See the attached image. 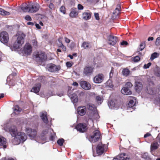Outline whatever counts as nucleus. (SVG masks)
<instances>
[{
	"instance_id": "5701e85b",
	"label": "nucleus",
	"mask_w": 160,
	"mask_h": 160,
	"mask_svg": "<svg viewBox=\"0 0 160 160\" xmlns=\"http://www.w3.org/2000/svg\"><path fill=\"white\" fill-rule=\"evenodd\" d=\"M106 88L109 89L112 88L113 87V85L112 83V81L111 79H109L105 83Z\"/></svg>"
},
{
	"instance_id": "de8ad7c7",
	"label": "nucleus",
	"mask_w": 160,
	"mask_h": 160,
	"mask_svg": "<svg viewBox=\"0 0 160 160\" xmlns=\"http://www.w3.org/2000/svg\"><path fill=\"white\" fill-rule=\"evenodd\" d=\"M132 86V84L130 82H127L125 84V87L128 88H130Z\"/></svg>"
},
{
	"instance_id": "dca6fc26",
	"label": "nucleus",
	"mask_w": 160,
	"mask_h": 160,
	"mask_svg": "<svg viewBox=\"0 0 160 160\" xmlns=\"http://www.w3.org/2000/svg\"><path fill=\"white\" fill-rule=\"evenodd\" d=\"M47 68L48 70L51 72L56 71L59 69V67L52 64L48 65Z\"/></svg>"
},
{
	"instance_id": "37998d69",
	"label": "nucleus",
	"mask_w": 160,
	"mask_h": 160,
	"mask_svg": "<svg viewBox=\"0 0 160 160\" xmlns=\"http://www.w3.org/2000/svg\"><path fill=\"white\" fill-rule=\"evenodd\" d=\"M60 11L63 14H65L66 12L65 8V7L63 6H62L60 8Z\"/></svg>"
},
{
	"instance_id": "e2e57ef3",
	"label": "nucleus",
	"mask_w": 160,
	"mask_h": 160,
	"mask_svg": "<svg viewBox=\"0 0 160 160\" xmlns=\"http://www.w3.org/2000/svg\"><path fill=\"white\" fill-rule=\"evenodd\" d=\"M151 136V134L149 133H147L146 134L144 135V138H146L148 137Z\"/></svg>"
},
{
	"instance_id": "338daca9",
	"label": "nucleus",
	"mask_w": 160,
	"mask_h": 160,
	"mask_svg": "<svg viewBox=\"0 0 160 160\" xmlns=\"http://www.w3.org/2000/svg\"><path fill=\"white\" fill-rule=\"evenodd\" d=\"M35 26H36V27L38 29H39L41 28V27L39 26V24H36Z\"/></svg>"
},
{
	"instance_id": "cd10ccee",
	"label": "nucleus",
	"mask_w": 160,
	"mask_h": 160,
	"mask_svg": "<svg viewBox=\"0 0 160 160\" xmlns=\"http://www.w3.org/2000/svg\"><path fill=\"white\" fill-rule=\"evenodd\" d=\"M159 146V144L157 142H152L151 145V151H154L157 149Z\"/></svg>"
},
{
	"instance_id": "a211bd4d",
	"label": "nucleus",
	"mask_w": 160,
	"mask_h": 160,
	"mask_svg": "<svg viewBox=\"0 0 160 160\" xmlns=\"http://www.w3.org/2000/svg\"><path fill=\"white\" fill-rule=\"evenodd\" d=\"M40 87L41 84L39 83H38L32 88L31 90V92H34L36 93H38L40 90Z\"/></svg>"
},
{
	"instance_id": "ddd939ff",
	"label": "nucleus",
	"mask_w": 160,
	"mask_h": 160,
	"mask_svg": "<svg viewBox=\"0 0 160 160\" xmlns=\"http://www.w3.org/2000/svg\"><path fill=\"white\" fill-rule=\"evenodd\" d=\"M105 146V145L102 144L101 143L98 145L96 148V152L98 155H101L103 153Z\"/></svg>"
},
{
	"instance_id": "a18cd8bd",
	"label": "nucleus",
	"mask_w": 160,
	"mask_h": 160,
	"mask_svg": "<svg viewBox=\"0 0 160 160\" xmlns=\"http://www.w3.org/2000/svg\"><path fill=\"white\" fill-rule=\"evenodd\" d=\"M62 39V38L61 37L58 40V42H57V44L59 47L62 46L63 45L61 41V40Z\"/></svg>"
},
{
	"instance_id": "f704fd0d",
	"label": "nucleus",
	"mask_w": 160,
	"mask_h": 160,
	"mask_svg": "<svg viewBox=\"0 0 160 160\" xmlns=\"http://www.w3.org/2000/svg\"><path fill=\"white\" fill-rule=\"evenodd\" d=\"M96 100L98 105L101 104L103 101L102 98L99 96L96 97Z\"/></svg>"
},
{
	"instance_id": "a878e982",
	"label": "nucleus",
	"mask_w": 160,
	"mask_h": 160,
	"mask_svg": "<svg viewBox=\"0 0 160 160\" xmlns=\"http://www.w3.org/2000/svg\"><path fill=\"white\" fill-rule=\"evenodd\" d=\"M82 17L85 20L89 19L91 17V13L89 12H85L82 14Z\"/></svg>"
},
{
	"instance_id": "0eeeda50",
	"label": "nucleus",
	"mask_w": 160,
	"mask_h": 160,
	"mask_svg": "<svg viewBox=\"0 0 160 160\" xmlns=\"http://www.w3.org/2000/svg\"><path fill=\"white\" fill-rule=\"evenodd\" d=\"M26 132L31 139H34L37 134V132L35 130H32L29 128H27Z\"/></svg>"
},
{
	"instance_id": "603ef678",
	"label": "nucleus",
	"mask_w": 160,
	"mask_h": 160,
	"mask_svg": "<svg viewBox=\"0 0 160 160\" xmlns=\"http://www.w3.org/2000/svg\"><path fill=\"white\" fill-rule=\"evenodd\" d=\"M114 71L113 69L112 68V69L109 73L110 78H111L112 77Z\"/></svg>"
},
{
	"instance_id": "49530a36",
	"label": "nucleus",
	"mask_w": 160,
	"mask_h": 160,
	"mask_svg": "<svg viewBox=\"0 0 160 160\" xmlns=\"http://www.w3.org/2000/svg\"><path fill=\"white\" fill-rule=\"evenodd\" d=\"M155 44L157 46H159L160 45V37H158L156 39L155 42Z\"/></svg>"
},
{
	"instance_id": "c756f323",
	"label": "nucleus",
	"mask_w": 160,
	"mask_h": 160,
	"mask_svg": "<svg viewBox=\"0 0 160 160\" xmlns=\"http://www.w3.org/2000/svg\"><path fill=\"white\" fill-rule=\"evenodd\" d=\"M115 103L113 100H111L109 102L108 105L109 108L112 109L115 108Z\"/></svg>"
},
{
	"instance_id": "3c124183",
	"label": "nucleus",
	"mask_w": 160,
	"mask_h": 160,
	"mask_svg": "<svg viewBox=\"0 0 160 160\" xmlns=\"http://www.w3.org/2000/svg\"><path fill=\"white\" fill-rule=\"evenodd\" d=\"M78 8L79 10H82L83 9V7L81 4H79L78 5Z\"/></svg>"
},
{
	"instance_id": "0e129e2a",
	"label": "nucleus",
	"mask_w": 160,
	"mask_h": 160,
	"mask_svg": "<svg viewBox=\"0 0 160 160\" xmlns=\"http://www.w3.org/2000/svg\"><path fill=\"white\" fill-rule=\"evenodd\" d=\"M84 93L83 92H81L79 93V95L80 96H84Z\"/></svg>"
},
{
	"instance_id": "72a5a7b5",
	"label": "nucleus",
	"mask_w": 160,
	"mask_h": 160,
	"mask_svg": "<svg viewBox=\"0 0 160 160\" xmlns=\"http://www.w3.org/2000/svg\"><path fill=\"white\" fill-rule=\"evenodd\" d=\"M87 108L90 110L93 111L95 109L94 105L92 104L89 103L87 105Z\"/></svg>"
},
{
	"instance_id": "393cba45",
	"label": "nucleus",
	"mask_w": 160,
	"mask_h": 160,
	"mask_svg": "<svg viewBox=\"0 0 160 160\" xmlns=\"http://www.w3.org/2000/svg\"><path fill=\"white\" fill-rule=\"evenodd\" d=\"M129 102L128 103V107L130 108L132 107L135 105L136 99L134 97H131Z\"/></svg>"
},
{
	"instance_id": "bf43d9fd",
	"label": "nucleus",
	"mask_w": 160,
	"mask_h": 160,
	"mask_svg": "<svg viewBox=\"0 0 160 160\" xmlns=\"http://www.w3.org/2000/svg\"><path fill=\"white\" fill-rule=\"evenodd\" d=\"M148 153H145L144 154L142 155V157L144 158H147Z\"/></svg>"
},
{
	"instance_id": "2eb2a0df",
	"label": "nucleus",
	"mask_w": 160,
	"mask_h": 160,
	"mask_svg": "<svg viewBox=\"0 0 160 160\" xmlns=\"http://www.w3.org/2000/svg\"><path fill=\"white\" fill-rule=\"evenodd\" d=\"M78 92H76V93H74L71 94L70 93L68 94L69 97L70 98L72 102L73 103H76L78 102V98L77 94L78 93Z\"/></svg>"
},
{
	"instance_id": "6e6552de",
	"label": "nucleus",
	"mask_w": 160,
	"mask_h": 160,
	"mask_svg": "<svg viewBox=\"0 0 160 160\" xmlns=\"http://www.w3.org/2000/svg\"><path fill=\"white\" fill-rule=\"evenodd\" d=\"M108 43L112 46L115 45L118 41V39L117 37L111 35L108 36Z\"/></svg>"
},
{
	"instance_id": "bb28decb",
	"label": "nucleus",
	"mask_w": 160,
	"mask_h": 160,
	"mask_svg": "<svg viewBox=\"0 0 160 160\" xmlns=\"http://www.w3.org/2000/svg\"><path fill=\"white\" fill-rule=\"evenodd\" d=\"M6 142L5 138L3 137L0 136V146H2L3 148H5L6 147V146L5 145Z\"/></svg>"
},
{
	"instance_id": "7c9ffc66",
	"label": "nucleus",
	"mask_w": 160,
	"mask_h": 160,
	"mask_svg": "<svg viewBox=\"0 0 160 160\" xmlns=\"http://www.w3.org/2000/svg\"><path fill=\"white\" fill-rule=\"evenodd\" d=\"M148 92L151 95H154L156 92V90L155 88L148 89Z\"/></svg>"
},
{
	"instance_id": "f3484780",
	"label": "nucleus",
	"mask_w": 160,
	"mask_h": 160,
	"mask_svg": "<svg viewBox=\"0 0 160 160\" xmlns=\"http://www.w3.org/2000/svg\"><path fill=\"white\" fill-rule=\"evenodd\" d=\"M78 12L77 8H72L71 9V12L69 14V16L72 18L76 17L78 15Z\"/></svg>"
},
{
	"instance_id": "6ab92c4d",
	"label": "nucleus",
	"mask_w": 160,
	"mask_h": 160,
	"mask_svg": "<svg viewBox=\"0 0 160 160\" xmlns=\"http://www.w3.org/2000/svg\"><path fill=\"white\" fill-rule=\"evenodd\" d=\"M121 93L124 95H129L132 94V92L128 88L124 87L121 90Z\"/></svg>"
},
{
	"instance_id": "4c0bfd02",
	"label": "nucleus",
	"mask_w": 160,
	"mask_h": 160,
	"mask_svg": "<svg viewBox=\"0 0 160 160\" xmlns=\"http://www.w3.org/2000/svg\"><path fill=\"white\" fill-rule=\"evenodd\" d=\"M89 42H85L83 43L82 47L86 49L89 47Z\"/></svg>"
},
{
	"instance_id": "052dcab7",
	"label": "nucleus",
	"mask_w": 160,
	"mask_h": 160,
	"mask_svg": "<svg viewBox=\"0 0 160 160\" xmlns=\"http://www.w3.org/2000/svg\"><path fill=\"white\" fill-rule=\"evenodd\" d=\"M65 40L66 43H69L70 42V40L68 38H65Z\"/></svg>"
},
{
	"instance_id": "e433bc0d",
	"label": "nucleus",
	"mask_w": 160,
	"mask_h": 160,
	"mask_svg": "<svg viewBox=\"0 0 160 160\" xmlns=\"http://www.w3.org/2000/svg\"><path fill=\"white\" fill-rule=\"evenodd\" d=\"M159 54L157 52H155L152 54L151 57H150V60H153L155 58L158 57L159 56Z\"/></svg>"
},
{
	"instance_id": "a19ab883",
	"label": "nucleus",
	"mask_w": 160,
	"mask_h": 160,
	"mask_svg": "<svg viewBox=\"0 0 160 160\" xmlns=\"http://www.w3.org/2000/svg\"><path fill=\"white\" fill-rule=\"evenodd\" d=\"M64 141V139L62 138H61L60 139H59L57 141V143L60 146H62L63 145V143Z\"/></svg>"
},
{
	"instance_id": "f257e3e1",
	"label": "nucleus",
	"mask_w": 160,
	"mask_h": 160,
	"mask_svg": "<svg viewBox=\"0 0 160 160\" xmlns=\"http://www.w3.org/2000/svg\"><path fill=\"white\" fill-rule=\"evenodd\" d=\"M8 130L11 135L14 138V143L18 144L21 142H24L27 138V136L25 133L22 132H17L16 128L14 126H12Z\"/></svg>"
},
{
	"instance_id": "ea45409f",
	"label": "nucleus",
	"mask_w": 160,
	"mask_h": 160,
	"mask_svg": "<svg viewBox=\"0 0 160 160\" xmlns=\"http://www.w3.org/2000/svg\"><path fill=\"white\" fill-rule=\"evenodd\" d=\"M132 60L134 62H138L140 60V58L138 56H136L132 58Z\"/></svg>"
},
{
	"instance_id": "09e8293b",
	"label": "nucleus",
	"mask_w": 160,
	"mask_h": 160,
	"mask_svg": "<svg viewBox=\"0 0 160 160\" xmlns=\"http://www.w3.org/2000/svg\"><path fill=\"white\" fill-rule=\"evenodd\" d=\"M151 65V62H149L147 64H145L143 66V68L145 69L149 68Z\"/></svg>"
},
{
	"instance_id": "864d4df0",
	"label": "nucleus",
	"mask_w": 160,
	"mask_h": 160,
	"mask_svg": "<svg viewBox=\"0 0 160 160\" xmlns=\"http://www.w3.org/2000/svg\"><path fill=\"white\" fill-rule=\"evenodd\" d=\"M94 16L96 18V19L97 20H99V17L98 14L97 13H94Z\"/></svg>"
},
{
	"instance_id": "680f3d73",
	"label": "nucleus",
	"mask_w": 160,
	"mask_h": 160,
	"mask_svg": "<svg viewBox=\"0 0 160 160\" xmlns=\"http://www.w3.org/2000/svg\"><path fill=\"white\" fill-rule=\"evenodd\" d=\"M55 135L54 134V135H52L51 136L50 139L51 140H53L55 138Z\"/></svg>"
},
{
	"instance_id": "9b49d317",
	"label": "nucleus",
	"mask_w": 160,
	"mask_h": 160,
	"mask_svg": "<svg viewBox=\"0 0 160 160\" xmlns=\"http://www.w3.org/2000/svg\"><path fill=\"white\" fill-rule=\"evenodd\" d=\"M76 128L77 131L81 132H84L87 129L86 125L84 123L78 124L76 127Z\"/></svg>"
},
{
	"instance_id": "c9c22d12",
	"label": "nucleus",
	"mask_w": 160,
	"mask_h": 160,
	"mask_svg": "<svg viewBox=\"0 0 160 160\" xmlns=\"http://www.w3.org/2000/svg\"><path fill=\"white\" fill-rule=\"evenodd\" d=\"M121 8L120 6L118 5L117 7L116 8L115 11L113 12V14L115 15H118L120 13V9Z\"/></svg>"
},
{
	"instance_id": "4be33fe9",
	"label": "nucleus",
	"mask_w": 160,
	"mask_h": 160,
	"mask_svg": "<svg viewBox=\"0 0 160 160\" xmlns=\"http://www.w3.org/2000/svg\"><path fill=\"white\" fill-rule=\"evenodd\" d=\"M41 117L42 121L46 123L48 122L47 117V113L46 112H42L41 113Z\"/></svg>"
},
{
	"instance_id": "4d7b16f0",
	"label": "nucleus",
	"mask_w": 160,
	"mask_h": 160,
	"mask_svg": "<svg viewBox=\"0 0 160 160\" xmlns=\"http://www.w3.org/2000/svg\"><path fill=\"white\" fill-rule=\"evenodd\" d=\"M67 66L68 68H70L72 66L71 63L69 62H67L66 63Z\"/></svg>"
},
{
	"instance_id": "aec40b11",
	"label": "nucleus",
	"mask_w": 160,
	"mask_h": 160,
	"mask_svg": "<svg viewBox=\"0 0 160 160\" xmlns=\"http://www.w3.org/2000/svg\"><path fill=\"white\" fill-rule=\"evenodd\" d=\"M120 160H130V157L128 155L123 153L119 155Z\"/></svg>"
},
{
	"instance_id": "5fc2aeb1",
	"label": "nucleus",
	"mask_w": 160,
	"mask_h": 160,
	"mask_svg": "<svg viewBox=\"0 0 160 160\" xmlns=\"http://www.w3.org/2000/svg\"><path fill=\"white\" fill-rule=\"evenodd\" d=\"M32 42L33 45L36 46L37 44V42L35 39H33L32 41Z\"/></svg>"
},
{
	"instance_id": "c85d7f7f",
	"label": "nucleus",
	"mask_w": 160,
	"mask_h": 160,
	"mask_svg": "<svg viewBox=\"0 0 160 160\" xmlns=\"http://www.w3.org/2000/svg\"><path fill=\"white\" fill-rule=\"evenodd\" d=\"M21 110V108H19V106L18 105L15 106L13 108L14 112L16 115L18 114Z\"/></svg>"
},
{
	"instance_id": "4468645a",
	"label": "nucleus",
	"mask_w": 160,
	"mask_h": 160,
	"mask_svg": "<svg viewBox=\"0 0 160 160\" xmlns=\"http://www.w3.org/2000/svg\"><path fill=\"white\" fill-rule=\"evenodd\" d=\"M86 108L85 106H81L78 107L77 109V113L80 116H83L85 114Z\"/></svg>"
},
{
	"instance_id": "f8f14e48",
	"label": "nucleus",
	"mask_w": 160,
	"mask_h": 160,
	"mask_svg": "<svg viewBox=\"0 0 160 160\" xmlns=\"http://www.w3.org/2000/svg\"><path fill=\"white\" fill-rule=\"evenodd\" d=\"M80 84L81 87L85 90H89L91 88V85L89 83L86 81H81L80 82Z\"/></svg>"
},
{
	"instance_id": "774afa93",
	"label": "nucleus",
	"mask_w": 160,
	"mask_h": 160,
	"mask_svg": "<svg viewBox=\"0 0 160 160\" xmlns=\"http://www.w3.org/2000/svg\"><path fill=\"white\" fill-rule=\"evenodd\" d=\"M72 85L75 86H78V84L76 82H74L72 83Z\"/></svg>"
},
{
	"instance_id": "13d9d810",
	"label": "nucleus",
	"mask_w": 160,
	"mask_h": 160,
	"mask_svg": "<svg viewBox=\"0 0 160 160\" xmlns=\"http://www.w3.org/2000/svg\"><path fill=\"white\" fill-rule=\"evenodd\" d=\"M49 7L51 9H53L54 8V5L53 4L51 3L49 4Z\"/></svg>"
},
{
	"instance_id": "8fccbe9b",
	"label": "nucleus",
	"mask_w": 160,
	"mask_h": 160,
	"mask_svg": "<svg viewBox=\"0 0 160 160\" xmlns=\"http://www.w3.org/2000/svg\"><path fill=\"white\" fill-rule=\"evenodd\" d=\"M25 19L27 21L32 20V18L29 15H26L25 17Z\"/></svg>"
},
{
	"instance_id": "2f4dec72",
	"label": "nucleus",
	"mask_w": 160,
	"mask_h": 160,
	"mask_svg": "<svg viewBox=\"0 0 160 160\" xmlns=\"http://www.w3.org/2000/svg\"><path fill=\"white\" fill-rule=\"evenodd\" d=\"M130 71L127 68L123 69L122 71V73L123 75L125 76H128L130 74Z\"/></svg>"
},
{
	"instance_id": "7ed1b4c3",
	"label": "nucleus",
	"mask_w": 160,
	"mask_h": 160,
	"mask_svg": "<svg viewBox=\"0 0 160 160\" xmlns=\"http://www.w3.org/2000/svg\"><path fill=\"white\" fill-rule=\"evenodd\" d=\"M21 8L22 11L24 12L33 13L38 11L39 8V5L37 3H30L28 4H24L21 5Z\"/></svg>"
},
{
	"instance_id": "c03bdc74",
	"label": "nucleus",
	"mask_w": 160,
	"mask_h": 160,
	"mask_svg": "<svg viewBox=\"0 0 160 160\" xmlns=\"http://www.w3.org/2000/svg\"><path fill=\"white\" fill-rule=\"evenodd\" d=\"M91 115H93V116L92 117H89V118L90 119H95L96 118H98V115L97 113H94V114L93 112H91L90 114Z\"/></svg>"
},
{
	"instance_id": "9d476101",
	"label": "nucleus",
	"mask_w": 160,
	"mask_h": 160,
	"mask_svg": "<svg viewBox=\"0 0 160 160\" xmlns=\"http://www.w3.org/2000/svg\"><path fill=\"white\" fill-rule=\"evenodd\" d=\"M104 78V76L102 74H99L94 77L93 81L95 83H100L103 81Z\"/></svg>"
},
{
	"instance_id": "473e14b6",
	"label": "nucleus",
	"mask_w": 160,
	"mask_h": 160,
	"mask_svg": "<svg viewBox=\"0 0 160 160\" xmlns=\"http://www.w3.org/2000/svg\"><path fill=\"white\" fill-rule=\"evenodd\" d=\"M0 14L2 15L8 16L10 14V13L0 8Z\"/></svg>"
},
{
	"instance_id": "39448f33",
	"label": "nucleus",
	"mask_w": 160,
	"mask_h": 160,
	"mask_svg": "<svg viewBox=\"0 0 160 160\" xmlns=\"http://www.w3.org/2000/svg\"><path fill=\"white\" fill-rule=\"evenodd\" d=\"M100 133L98 130L95 131L92 135H91L89 139L91 142H95L97 141L100 137Z\"/></svg>"
},
{
	"instance_id": "1a4fd4ad",
	"label": "nucleus",
	"mask_w": 160,
	"mask_h": 160,
	"mask_svg": "<svg viewBox=\"0 0 160 160\" xmlns=\"http://www.w3.org/2000/svg\"><path fill=\"white\" fill-rule=\"evenodd\" d=\"M46 58V56L43 52H38L36 56V60L40 62H43L45 60Z\"/></svg>"
},
{
	"instance_id": "58836bf2",
	"label": "nucleus",
	"mask_w": 160,
	"mask_h": 160,
	"mask_svg": "<svg viewBox=\"0 0 160 160\" xmlns=\"http://www.w3.org/2000/svg\"><path fill=\"white\" fill-rule=\"evenodd\" d=\"M145 43L144 42H141L140 45V48L138 50V51L139 52L141 51H142V50H143L145 48Z\"/></svg>"
},
{
	"instance_id": "20e7f679",
	"label": "nucleus",
	"mask_w": 160,
	"mask_h": 160,
	"mask_svg": "<svg viewBox=\"0 0 160 160\" xmlns=\"http://www.w3.org/2000/svg\"><path fill=\"white\" fill-rule=\"evenodd\" d=\"M9 39L8 33L6 31H2L0 33V41L2 43H7Z\"/></svg>"
},
{
	"instance_id": "79ce46f5",
	"label": "nucleus",
	"mask_w": 160,
	"mask_h": 160,
	"mask_svg": "<svg viewBox=\"0 0 160 160\" xmlns=\"http://www.w3.org/2000/svg\"><path fill=\"white\" fill-rule=\"evenodd\" d=\"M155 75L158 77L160 76V69L159 68H157L155 70Z\"/></svg>"
},
{
	"instance_id": "423d86ee",
	"label": "nucleus",
	"mask_w": 160,
	"mask_h": 160,
	"mask_svg": "<svg viewBox=\"0 0 160 160\" xmlns=\"http://www.w3.org/2000/svg\"><path fill=\"white\" fill-rule=\"evenodd\" d=\"M32 47L31 45L29 43H26L24 45L23 50L18 52V53L21 54L23 52L27 55H29L32 53Z\"/></svg>"
},
{
	"instance_id": "6e6d98bb",
	"label": "nucleus",
	"mask_w": 160,
	"mask_h": 160,
	"mask_svg": "<svg viewBox=\"0 0 160 160\" xmlns=\"http://www.w3.org/2000/svg\"><path fill=\"white\" fill-rule=\"evenodd\" d=\"M128 42L125 41H123L121 43V45L122 46L127 45H128Z\"/></svg>"
},
{
	"instance_id": "f03ea898",
	"label": "nucleus",
	"mask_w": 160,
	"mask_h": 160,
	"mask_svg": "<svg viewBox=\"0 0 160 160\" xmlns=\"http://www.w3.org/2000/svg\"><path fill=\"white\" fill-rule=\"evenodd\" d=\"M26 35L21 32H18L16 35V40L15 41L12 46L10 47L12 51H18L20 49L24 42Z\"/></svg>"
},
{
	"instance_id": "69168bd1",
	"label": "nucleus",
	"mask_w": 160,
	"mask_h": 160,
	"mask_svg": "<svg viewBox=\"0 0 160 160\" xmlns=\"http://www.w3.org/2000/svg\"><path fill=\"white\" fill-rule=\"evenodd\" d=\"M60 47H61L63 49V51H65L66 50V48L63 45H62V46H60Z\"/></svg>"
},
{
	"instance_id": "b1692460",
	"label": "nucleus",
	"mask_w": 160,
	"mask_h": 160,
	"mask_svg": "<svg viewBox=\"0 0 160 160\" xmlns=\"http://www.w3.org/2000/svg\"><path fill=\"white\" fill-rule=\"evenodd\" d=\"M142 85L141 83L139 82H136L135 84V89L136 90L139 92L142 88Z\"/></svg>"
},
{
	"instance_id": "412c9836",
	"label": "nucleus",
	"mask_w": 160,
	"mask_h": 160,
	"mask_svg": "<svg viewBox=\"0 0 160 160\" xmlns=\"http://www.w3.org/2000/svg\"><path fill=\"white\" fill-rule=\"evenodd\" d=\"M93 69L91 67H86L84 68V73L86 75H90L92 73Z\"/></svg>"
}]
</instances>
